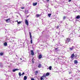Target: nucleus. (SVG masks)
<instances>
[{"label":"nucleus","instance_id":"obj_1","mask_svg":"<svg viewBox=\"0 0 80 80\" xmlns=\"http://www.w3.org/2000/svg\"><path fill=\"white\" fill-rule=\"evenodd\" d=\"M77 55L76 54L75 56V54L74 53H73L72 54L71 56L70 57V58H71V59H73V58L74 57V58L77 59Z\"/></svg>","mask_w":80,"mask_h":80},{"label":"nucleus","instance_id":"obj_2","mask_svg":"<svg viewBox=\"0 0 80 80\" xmlns=\"http://www.w3.org/2000/svg\"><path fill=\"white\" fill-rule=\"evenodd\" d=\"M12 21V20H11V18H8V19H7L6 20V22H7V23H9V22H10Z\"/></svg>","mask_w":80,"mask_h":80},{"label":"nucleus","instance_id":"obj_3","mask_svg":"<svg viewBox=\"0 0 80 80\" xmlns=\"http://www.w3.org/2000/svg\"><path fill=\"white\" fill-rule=\"evenodd\" d=\"M29 35L30 36V38H31V43H32V34H31V32H29Z\"/></svg>","mask_w":80,"mask_h":80},{"label":"nucleus","instance_id":"obj_4","mask_svg":"<svg viewBox=\"0 0 80 80\" xmlns=\"http://www.w3.org/2000/svg\"><path fill=\"white\" fill-rule=\"evenodd\" d=\"M45 78H46V76L44 75L41 77L40 79L41 80H44V79Z\"/></svg>","mask_w":80,"mask_h":80},{"label":"nucleus","instance_id":"obj_5","mask_svg":"<svg viewBox=\"0 0 80 80\" xmlns=\"http://www.w3.org/2000/svg\"><path fill=\"white\" fill-rule=\"evenodd\" d=\"M70 38H67V40H66L65 42V43H67L70 42Z\"/></svg>","mask_w":80,"mask_h":80},{"label":"nucleus","instance_id":"obj_6","mask_svg":"<svg viewBox=\"0 0 80 80\" xmlns=\"http://www.w3.org/2000/svg\"><path fill=\"white\" fill-rule=\"evenodd\" d=\"M25 23L27 25H28V20H25Z\"/></svg>","mask_w":80,"mask_h":80},{"label":"nucleus","instance_id":"obj_7","mask_svg":"<svg viewBox=\"0 0 80 80\" xmlns=\"http://www.w3.org/2000/svg\"><path fill=\"white\" fill-rule=\"evenodd\" d=\"M31 55H34V52H33V51L32 50L31 51Z\"/></svg>","mask_w":80,"mask_h":80},{"label":"nucleus","instance_id":"obj_8","mask_svg":"<svg viewBox=\"0 0 80 80\" xmlns=\"http://www.w3.org/2000/svg\"><path fill=\"white\" fill-rule=\"evenodd\" d=\"M18 70V69H15L12 70L13 72H15L16 71H17Z\"/></svg>","mask_w":80,"mask_h":80},{"label":"nucleus","instance_id":"obj_9","mask_svg":"<svg viewBox=\"0 0 80 80\" xmlns=\"http://www.w3.org/2000/svg\"><path fill=\"white\" fill-rule=\"evenodd\" d=\"M42 54H40L39 55V58H38L39 59H40L42 58Z\"/></svg>","mask_w":80,"mask_h":80},{"label":"nucleus","instance_id":"obj_10","mask_svg":"<svg viewBox=\"0 0 80 80\" xmlns=\"http://www.w3.org/2000/svg\"><path fill=\"white\" fill-rule=\"evenodd\" d=\"M72 35H75L77 33H75L74 31H72Z\"/></svg>","mask_w":80,"mask_h":80},{"label":"nucleus","instance_id":"obj_11","mask_svg":"<svg viewBox=\"0 0 80 80\" xmlns=\"http://www.w3.org/2000/svg\"><path fill=\"white\" fill-rule=\"evenodd\" d=\"M74 64H77V63H78V61L77 60H74Z\"/></svg>","mask_w":80,"mask_h":80},{"label":"nucleus","instance_id":"obj_12","mask_svg":"<svg viewBox=\"0 0 80 80\" xmlns=\"http://www.w3.org/2000/svg\"><path fill=\"white\" fill-rule=\"evenodd\" d=\"M37 5V2L33 3V5L34 6H35Z\"/></svg>","mask_w":80,"mask_h":80},{"label":"nucleus","instance_id":"obj_13","mask_svg":"<svg viewBox=\"0 0 80 80\" xmlns=\"http://www.w3.org/2000/svg\"><path fill=\"white\" fill-rule=\"evenodd\" d=\"M80 18V15H78L76 17V18H77V19H79V18Z\"/></svg>","mask_w":80,"mask_h":80},{"label":"nucleus","instance_id":"obj_14","mask_svg":"<svg viewBox=\"0 0 80 80\" xmlns=\"http://www.w3.org/2000/svg\"><path fill=\"white\" fill-rule=\"evenodd\" d=\"M42 67V65L40 64V63L39 64V65L38 66V68H41Z\"/></svg>","mask_w":80,"mask_h":80},{"label":"nucleus","instance_id":"obj_15","mask_svg":"<svg viewBox=\"0 0 80 80\" xmlns=\"http://www.w3.org/2000/svg\"><path fill=\"white\" fill-rule=\"evenodd\" d=\"M27 77L26 76H24V80H27Z\"/></svg>","mask_w":80,"mask_h":80},{"label":"nucleus","instance_id":"obj_16","mask_svg":"<svg viewBox=\"0 0 80 80\" xmlns=\"http://www.w3.org/2000/svg\"><path fill=\"white\" fill-rule=\"evenodd\" d=\"M50 75V73H49V72H47L45 76H46H46H48V75Z\"/></svg>","mask_w":80,"mask_h":80},{"label":"nucleus","instance_id":"obj_17","mask_svg":"<svg viewBox=\"0 0 80 80\" xmlns=\"http://www.w3.org/2000/svg\"><path fill=\"white\" fill-rule=\"evenodd\" d=\"M4 46H7V43L5 42L4 43Z\"/></svg>","mask_w":80,"mask_h":80},{"label":"nucleus","instance_id":"obj_18","mask_svg":"<svg viewBox=\"0 0 80 80\" xmlns=\"http://www.w3.org/2000/svg\"><path fill=\"white\" fill-rule=\"evenodd\" d=\"M0 56H2L3 55V53L0 52Z\"/></svg>","mask_w":80,"mask_h":80},{"label":"nucleus","instance_id":"obj_19","mask_svg":"<svg viewBox=\"0 0 80 80\" xmlns=\"http://www.w3.org/2000/svg\"><path fill=\"white\" fill-rule=\"evenodd\" d=\"M12 44H14V45H15V44H16V43H15V42H14V40H13L12 41Z\"/></svg>","mask_w":80,"mask_h":80},{"label":"nucleus","instance_id":"obj_20","mask_svg":"<svg viewBox=\"0 0 80 80\" xmlns=\"http://www.w3.org/2000/svg\"><path fill=\"white\" fill-rule=\"evenodd\" d=\"M49 69L50 70H52V66H50L49 67Z\"/></svg>","mask_w":80,"mask_h":80},{"label":"nucleus","instance_id":"obj_21","mask_svg":"<svg viewBox=\"0 0 80 80\" xmlns=\"http://www.w3.org/2000/svg\"><path fill=\"white\" fill-rule=\"evenodd\" d=\"M69 49L70 51H72V50L73 49V48H70Z\"/></svg>","mask_w":80,"mask_h":80},{"label":"nucleus","instance_id":"obj_22","mask_svg":"<svg viewBox=\"0 0 80 80\" xmlns=\"http://www.w3.org/2000/svg\"><path fill=\"white\" fill-rule=\"evenodd\" d=\"M51 14L49 13L48 14V16L49 17H50V16H51Z\"/></svg>","mask_w":80,"mask_h":80},{"label":"nucleus","instance_id":"obj_23","mask_svg":"<svg viewBox=\"0 0 80 80\" xmlns=\"http://www.w3.org/2000/svg\"><path fill=\"white\" fill-rule=\"evenodd\" d=\"M36 16L37 17V18L39 17H40V15L37 14V15H36Z\"/></svg>","mask_w":80,"mask_h":80},{"label":"nucleus","instance_id":"obj_24","mask_svg":"<svg viewBox=\"0 0 80 80\" xmlns=\"http://www.w3.org/2000/svg\"><path fill=\"white\" fill-rule=\"evenodd\" d=\"M32 62L33 63H34V59H33V58L32 59Z\"/></svg>","mask_w":80,"mask_h":80},{"label":"nucleus","instance_id":"obj_25","mask_svg":"<svg viewBox=\"0 0 80 80\" xmlns=\"http://www.w3.org/2000/svg\"><path fill=\"white\" fill-rule=\"evenodd\" d=\"M19 76H22V74H21V72L19 73Z\"/></svg>","mask_w":80,"mask_h":80},{"label":"nucleus","instance_id":"obj_26","mask_svg":"<svg viewBox=\"0 0 80 80\" xmlns=\"http://www.w3.org/2000/svg\"><path fill=\"white\" fill-rule=\"evenodd\" d=\"M0 67H3V65H2V64H1L0 63Z\"/></svg>","mask_w":80,"mask_h":80},{"label":"nucleus","instance_id":"obj_27","mask_svg":"<svg viewBox=\"0 0 80 80\" xmlns=\"http://www.w3.org/2000/svg\"><path fill=\"white\" fill-rule=\"evenodd\" d=\"M66 18V16H64L63 17V20H65Z\"/></svg>","mask_w":80,"mask_h":80},{"label":"nucleus","instance_id":"obj_28","mask_svg":"<svg viewBox=\"0 0 80 80\" xmlns=\"http://www.w3.org/2000/svg\"><path fill=\"white\" fill-rule=\"evenodd\" d=\"M21 23V22H20V21H19V22H18V24H20V23Z\"/></svg>","mask_w":80,"mask_h":80},{"label":"nucleus","instance_id":"obj_29","mask_svg":"<svg viewBox=\"0 0 80 80\" xmlns=\"http://www.w3.org/2000/svg\"><path fill=\"white\" fill-rule=\"evenodd\" d=\"M25 13H26V14H27V13H28V11H25Z\"/></svg>","mask_w":80,"mask_h":80},{"label":"nucleus","instance_id":"obj_30","mask_svg":"<svg viewBox=\"0 0 80 80\" xmlns=\"http://www.w3.org/2000/svg\"><path fill=\"white\" fill-rule=\"evenodd\" d=\"M38 71H36L35 72V73H38Z\"/></svg>","mask_w":80,"mask_h":80},{"label":"nucleus","instance_id":"obj_31","mask_svg":"<svg viewBox=\"0 0 80 80\" xmlns=\"http://www.w3.org/2000/svg\"><path fill=\"white\" fill-rule=\"evenodd\" d=\"M24 74H25V73L24 72H23L22 73V75H24Z\"/></svg>","mask_w":80,"mask_h":80},{"label":"nucleus","instance_id":"obj_32","mask_svg":"<svg viewBox=\"0 0 80 80\" xmlns=\"http://www.w3.org/2000/svg\"><path fill=\"white\" fill-rule=\"evenodd\" d=\"M46 2H49V0H46Z\"/></svg>","mask_w":80,"mask_h":80},{"label":"nucleus","instance_id":"obj_33","mask_svg":"<svg viewBox=\"0 0 80 80\" xmlns=\"http://www.w3.org/2000/svg\"><path fill=\"white\" fill-rule=\"evenodd\" d=\"M71 1H72V0H68V2H71Z\"/></svg>","mask_w":80,"mask_h":80},{"label":"nucleus","instance_id":"obj_34","mask_svg":"<svg viewBox=\"0 0 80 80\" xmlns=\"http://www.w3.org/2000/svg\"><path fill=\"white\" fill-rule=\"evenodd\" d=\"M59 28V26H57V28Z\"/></svg>","mask_w":80,"mask_h":80},{"label":"nucleus","instance_id":"obj_35","mask_svg":"<svg viewBox=\"0 0 80 80\" xmlns=\"http://www.w3.org/2000/svg\"><path fill=\"white\" fill-rule=\"evenodd\" d=\"M57 49H58V48H57L55 49L56 51H57Z\"/></svg>","mask_w":80,"mask_h":80},{"label":"nucleus","instance_id":"obj_36","mask_svg":"<svg viewBox=\"0 0 80 80\" xmlns=\"http://www.w3.org/2000/svg\"><path fill=\"white\" fill-rule=\"evenodd\" d=\"M31 80H34V78H31Z\"/></svg>","mask_w":80,"mask_h":80},{"label":"nucleus","instance_id":"obj_37","mask_svg":"<svg viewBox=\"0 0 80 80\" xmlns=\"http://www.w3.org/2000/svg\"><path fill=\"white\" fill-rule=\"evenodd\" d=\"M72 48H74V46H72Z\"/></svg>","mask_w":80,"mask_h":80},{"label":"nucleus","instance_id":"obj_38","mask_svg":"<svg viewBox=\"0 0 80 80\" xmlns=\"http://www.w3.org/2000/svg\"><path fill=\"white\" fill-rule=\"evenodd\" d=\"M71 73H72V72H69V74H70Z\"/></svg>","mask_w":80,"mask_h":80},{"label":"nucleus","instance_id":"obj_39","mask_svg":"<svg viewBox=\"0 0 80 80\" xmlns=\"http://www.w3.org/2000/svg\"><path fill=\"white\" fill-rule=\"evenodd\" d=\"M9 54H10V55H12V53H9Z\"/></svg>","mask_w":80,"mask_h":80},{"label":"nucleus","instance_id":"obj_40","mask_svg":"<svg viewBox=\"0 0 80 80\" xmlns=\"http://www.w3.org/2000/svg\"><path fill=\"white\" fill-rule=\"evenodd\" d=\"M22 9H24V8L23 7L22 8Z\"/></svg>","mask_w":80,"mask_h":80},{"label":"nucleus","instance_id":"obj_41","mask_svg":"<svg viewBox=\"0 0 80 80\" xmlns=\"http://www.w3.org/2000/svg\"><path fill=\"white\" fill-rule=\"evenodd\" d=\"M16 56L17 57H18V56H17V54H16Z\"/></svg>","mask_w":80,"mask_h":80},{"label":"nucleus","instance_id":"obj_42","mask_svg":"<svg viewBox=\"0 0 80 80\" xmlns=\"http://www.w3.org/2000/svg\"><path fill=\"white\" fill-rule=\"evenodd\" d=\"M20 60H22V58H20Z\"/></svg>","mask_w":80,"mask_h":80},{"label":"nucleus","instance_id":"obj_43","mask_svg":"<svg viewBox=\"0 0 80 80\" xmlns=\"http://www.w3.org/2000/svg\"><path fill=\"white\" fill-rule=\"evenodd\" d=\"M28 17H29V16H27V17H28Z\"/></svg>","mask_w":80,"mask_h":80},{"label":"nucleus","instance_id":"obj_44","mask_svg":"<svg viewBox=\"0 0 80 80\" xmlns=\"http://www.w3.org/2000/svg\"><path fill=\"white\" fill-rule=\"evenodd\" d=\"M16 22H18V20H17Z\"/></svg>","mask_w":80,"mask_h":80},{"label":"nucleus","instance_id":"obj_45","mask_svg":"<svg viewBox=\"0 0 80 80\" xmlns=\"http://www.w3.org/2000/svg\"><path fill=\"white\" fill-rule=\"evenodd\" d=\"M62 37H63V35H62Z\"/></svg>","mask_w":80,"mask_h":80},{"label":"nucleus","instance_id":"obj_46","mask_svg":"<svg viewBox=\"0 0 80 80\" xmlns=\"http://www.w3.org/2000/svg\"><path fill=\"white\" fill-rule=\"evenodd\" d=\"M61 23H62V22H61Z\"/></svg>","mask_w":80,"mask_h":80},{"label":"nucleus","instance_id":"obj_47","mask_svg":"<svg viewBox=\"0 0 80 80\" xmlns=\"http://www.w3.org/2000/svg\"><path fill=\"white\" fill-rule=\"evenodd\" d=\"M78 37H80V36H78Z\"/></svg>","mask_w":80,"mask_h":80},{"label":"nucleus","instance_id":"obj_48","mask_svg":"<svg viewBox=\"0 0 80 80\" xmlns=\"http://www.w3.org/2000/svg\"><path fill=\"white\" fill-rule=\"evenodd\" d=\"M47 69H49V68H47Z\"/></svg>","mask_w":80,"mask_h":80},{"label":"nucleus","instance_id":"obj_49","mask_svg":"<svg viewBox=\"0 0 80 80\" xmlns=\"http://www.w3.org/2000/svg\"><path fill=\"white\" fill-rule=\"evenodd\" d=\"M70 79H71V78H70Z\"/></svg>","mask_w":80,"mask_h":80}]
</instances>
